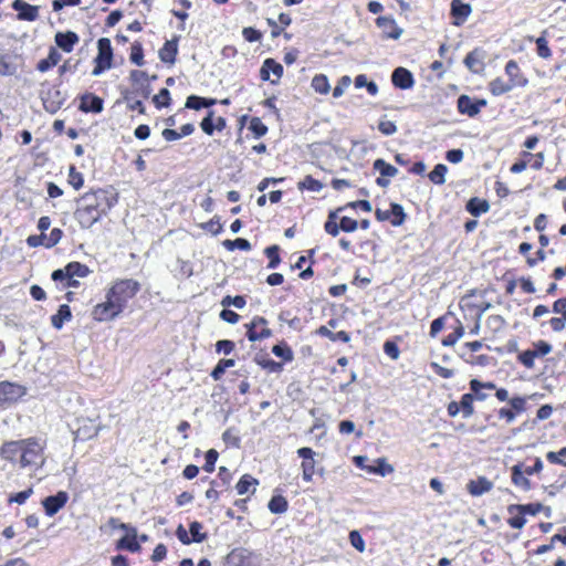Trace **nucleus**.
<instances>
[{"label":"nucleus","mask_w":566,"mask_h":566,"mask_svg":"<svg viewBox=\"0 0 566 566\" xmlns=\"http://www.w3.org/2000/svg\"><path fill=\"white\" fill-rule=\"evenodd\" d=\"M142 290V284L135 279H116L106 289L105 301L93 306V321L111 322L117 318Z\"/></svg>","instance_id":"1"},{"label":"nucleus","mask_w":566,"mask_h":566,"mask_svg":"<svg viewBox=\"0 0 566 566\" xmlns=\"http://www.w3.org/2000/svg\"><path fill=\"white\" fill-rule=\"evenodd\" d=\"M46 441L38 437L4 441L0 446V458L21 470L36 472L45 464Z\"/></svg>","instance_id":"2"},{"label":"nucleus","mask_w":566,"mask_h":566,"mask_svg":"<svg viewBox=\"0 0 566 566\" xmlns=\"http://www.w3.org/2000/svg\"><path fill=\"white\" fill-rule=\"evenodd\" d=\"M115 202L116 198L105 189L87 191L77 199L74 219L82 229H90L108 213Z\"/></svg>","instance_id":"3"},{"label":"nucleus","mask_w":566,"mask_h":566,"mask_svg":"<svg viewBox=\"0 0 566 566\" xmlns=\"http://www.w3.org/2000/svg\"><path fill=\"white\" fill-rule=\"evenodd\" d=\"M504 73L507 76V81L497 76L489 82L488 88L493 96H501L514 88H523L527 86L528 78L515 60H509L506 62Z\"/></svg>","instance_id":"4"},{"label":"nucleus","mask_w":566,"mask_h":566,"mask_svg":"<svg viewBox=\"0 0 566 566\" xmlns=\"http://www.w3.org/2000/svg\"><path fill=\"white\" fill-rule=\"evenodd\" d=\"M533 463L527 465L525 462L518 461L511 467V483L520 491L530 492L534 489V483L530 476H541L544 470V463L539 457L532 459Z\"/></svg>","instance_id":"5"},{"label":"nucleus","mask_w":566,"mask_h":566,"mask_svg":"<svg viewBox=\"0 0 566 566\" xmlns=\"http://www.w3.org/2000/svg\"><path fill=\"white\" fill-rule=\"evenodd\" d=\"M459 307L465 319L481 321L483 313L490 307V303L476 291H470L459 301Z\"/></svg>","instance_id":"6"},{"label":"nucleus","mask_w":566,"mask_h":566,"mask_svg":"<svg viewBox=\"0 0 566 566\" xmlns=\"http://www.w3.org/2000/svg\"><path fill=\"white\" fill-rule=\"evenodd\" d=\"M345 210V207H338L334 210H329L327 219L324 223V230L331 237H337L340 231L354 232L358 228V221L350 217L339 218V213Z\"/></svg>","instance_id":"7"},{"label":"nucleus","mask_w":566,"mask_h":566,"mask_svg":"<svg viewBox=\"0 0 566 566\" xmlns=\"http://www.w3.org/2000/svg\"><path fill=\"white\" fill-rule=\"evenodd\" d=\"M543 510V504L539 502L527 504H510L507 512L510 517L507 524L515 530H521L526 524V515H537Z\"/></svg>","instance_id":"8"},{"label":"nucleus","mask_w":566,"mask_h":566,"mask_svg":"<svg viewBox=\"0 0 566 566\" xmlns=\"http://www.w3.org/2000/svg\"><path fill=\"white\" fill-rule=\"evenodd\" d=\"M552 349L553 347L548 342L539 339L532 343V348L520 352L516 359L526 369H533L535 367V359L544 358Z\"/></svg>","instance_id":"9"},{"label":"nucleus","mask_w":566,"mask_h":566,"mask_svg":"<svg viewBox=\"0 0 566 566\" xmlns=\"http://www.w3.org/2000/svg\"><path fill=\"white\" fill-rule=\"evenodd\" d=\"M97 55L94 59L92 75L97 76L109 70L113 65V48L108 38H101L97 41Z\"/></svg>","instance_id":"10"},{"label":"nucleus","mask_w":566,"mask_h":566,"mask_svg":"<svg viewBox=\"0 0 566 566\" xmlns=\"http://www.w3.org/2000/svg\"><path fill=\"white\" fill-rule=\"evenodd\" d=\"M99 417L95 418L90 417H78L76 418L75 424L76 428L74 430V440L75 441H88L99 433L102 430V424L98 421Z\"/></svg>","instance_id":"11"},{"label":"nucleus","mask_w":566,"mask_h":566,"mask_svg":"<svg viewBox=\"0 0 566 566\" xmlns=\"http://www.w3.org/2000/svg\"><path fill=\"white\" fill-rule=\"evenodd\" d=\"M27 392V387L21 384L9 380L0 381V408L18 402Z\"/></svg>","instance_id":"12"},{"label":"nucleus","mask_w":566,"mask_h":566,"mask_svg":"<svg viewBox=\"0 0 566 566\" xmlns=\"http://www.w3.org/2000/svg\"><path fill=\"white\" fill-rule=\"evenodd\" d=\"M247 333L245 336L250 342H258L270 338L272 329L269 327V322L263 316H254L250 323L244 325Z\"/></svg>","instance_id":"13"},{"label":"nucleus","mask_w":566,"mask_h":566,"mask_svg":"<svg viewBox=\"0 0 566 566\" xmlns=\"http://www.w3.org/2000/svg\"><path fill=\"white\" fill-rule=\"evenodd\" d=\"M474 412V399L470 392L463 394L460 401L452 400L447 405V413L450 418H454L461 413L464 419H468L471 418Z\"/></svg>","instance_id":"14"},{"label":"nucleus","mask_w":566,"mask_h":566,"mask_svg":"<svg viewBox=\"0 0 566 566\" xmlns=\"http://www.w3.org/2000/svg\"><path fill=\"white\" fill-rule=\"evenodd\" d=\"M230 566H260L259 556L244 547L233 548L227 556Z\"/></svg>","instance_id":"15"},{"label":"nucleus","mask_w":566,"mask_h":566,"mask_svg":"<svg viewBox=\"0 0 566 566\" xmlns=\"http://www.w3.org/2000/svg\"><path fill=\"white\" fill-rule=\"evenodd\" d=\"M488 101L484 98H472L467 94H462L457 99V109L461 115L475 117L481 109L486 107Z\"/></svg>","instance_id":"16"},{"label":"nucleus","mask_w":566,"mask_h":566,"mask_svg":"<svg viewBox=\"0 0 566 566\" xmlns=\"http://www.w3.org/2000/svg\"><path fill=\"white\" fill-rule=\"evenodd\" d=\"M510 407H502L497 410V418L506 423H512L518 415L526 410V398L522 396H513L509 400Z\"/></svg>","instance_id":"17"},{"label":"nucleus","mask_w":566,"mask_h":566,"mask_svg":"<svg viewBox=\"0 0 566 566\" xmlns=\"http://www.w3.org/2000/svg\"><path fill=\"white\" fill-rule=\"evenodd\" d=\"M298 458L302 459L301 470L304 482H312L316 472V452L310 447H302L296 451Z\"/></svg>","instance_id":"18"},{"label":"nucleus","mask_w":566,"mask_h":566,"mask_svg":"<svg viewBox=\"0 0 566 566\" xmlns=\"http://www.w3.org/2000/svg\"><path fill=\"white\" fill-rule=\"evenodd\" d=\"M375 217L378 221H389L394 227L401 226L406 220V213L401 205L391 202L389 210H381L379 208L375 211Z\"/></svg>","instance_id":"19"},{"label":"nucleus","mask_w":566,"mask_h":566,"mask_svg":"<svg viewBox=\"0 0 566 566\" xmlns=\"http://www.w3.org/2000/svg\"><path fill=\"white\" fill-rule=\"evenodd\" d=\"M125 535L120 537L115 543V548L117 551H128L130 553H139L142 551V545L138 541L137 528L129 524L128 528L125 531Z\"/></svg>","instance_id":"20"},{"label":"nucleus","mask_w":566,"mask_h":566,"mask_svg":"<svg viewBox=\"0 0 566 566\" xmlns=\"http://www.w3.org/2000/svg\"><path fill=\"white\" fill-rule=\"evenodd\" d=\"M69 501V493L66 491H59L54 495H49L42 500L44 513L48 516H54L62 510Z\"/></svg>","instance_id":"21"},{"label":"nucleus","mask_w":566,"mask_h":566,"mask_svg":"<svg viewBox=\"0 0 566 566\" xmlns=\"http://www.w3.org/2000/svg\"><path fill=\"white\" fill-rule=\"evenodd\" d=\"M376 25L381 29L384 39L397 40L402 34V29L392 17L381 15L375 20Z\"/></svg>","instance_id":"22"},{"label":"nucleus","mask_w":566,"mask_h":566,"mask_svg":"<svg viewBox=\"0 0 566 566\" xmlns=\"http://www.w3.org/2000/svg\"><path fill=\"white\" fill-rule=\"evenodd\" d=\"M552 311L556 314H559L560 316L552 317L548 321V324L553 332H562L566 326V296L557 298L553 303Z\"/></svg>","instance_id":"23"},{"label":"nucleus","mask_w":566,"mask_h":566,"mask_svg":"<svg viewBox=\"0 0 566 566\" xmlns=\"http://www.w3.org/2000/svg\"><path fill=\"white\" fill-rule=\"evenodd\" d=\"M373 168L380 174V177L376 179V184L382 188L389 185V178H392L398 174V169L395 166L388 164L381 158L374 161Z\"/></svg>","instance_id":"24"},{"label":"nucleus","mask_w":566,"mask_h":566,"mask_svg":"<svg viewBox=\"0 0 566 566\" xmlns=\"http://www.w3.org/2000/svg\"><path fill=\"white\" fill-rule=\"evenodd\" d=\"M472 12V8L469 3L462 0H452L450 3V14L452 23L457 27L462 25Z\"/></svg>","instance_id":"25"},{"label":"nucleus","mask_w":566,"mask_h":566,"mask_svg":"<svg viewBox=\"0 0 566 566\" xmlns=\"http://www.w3.org/2000/svg\"><path fill=\"white\" fill-rule=\"evenodd\" d=\"M12 9L18 12L17 19L20 21L33 22L39 18V7L32 6L24 0H14Z\"/></svg>","instance_id":"26"},{"label":"nucleus","mask_w":566,"mask_h":566,"mask_svg":"<svg viewBox=\"0 0 566 566\" xmlns=\"http://www.w3.org/2000/svg\"><path fill=\"white\" fill-rule=\"evenodd\" d=\"M103 99L93 93H84L80 96L78 109L83 113L98 114L103 111Z\"/></svg>","instance_id":"27"},{"label":"nucleus","mask_w":566,"mask_h":566,"mask_svg":"<svg viewBox=\"0 0 566 566\" xmlns=\"http://www.w3.org/2000/svg\"><path fill=\"white\" fill-rule=\"evenodd\" d=\"M178 36L167 40L158 51L159 60L168 65H174L178 55Z\"/></svg>","instance_id":"28"},{"label":"nucleus","mask_w":566,"mask_h":566,"mask_svg":"<svg viewBox=\"0 0 566 566\" xmlns=\"http://www.w3.org/2000/svg\"><path fill=\"white\" fill-rule=\"evenodd\" d=\"M392 85L400 90H409L413 86L415 80L412 73L405 67H397L391 74Z\"/></svg>","instance_id":"29"},{"label":"nucleus","mask_w":566,"mask_h":566,"mask_svg":"<svg viewBox=\"0 0 566 566\" xmlns=\"http://www.w3.org/2000/svg\"><path fill=\"white\" fill-rule=\"evenodd\" d=\"M54 41L56 46L63 52L71 53L80 42V38L74 31L57 32L54 36Z\"/></svg>","instance_id":"30"},{"label":"nucleus","mask_w":566,"mask_h":566,"mask_svg":"<svg viewBox=\"0 0 566 566\" xmlns=\"http://www.w3.org/2000/svg\"><path fill=\"white\" fill-rule=\"evenodd\" d=\"M283 66L281 63L276 62L274 59L268 57L264 60L261 70L260 77L262 81H269L270 74L275 75V80L272 83H276L283 75Z\"/></svg>","instance_id":"31"},{"label":"nucleus","mask_w":566,"mask_h":566,"mask_svg":"<svg viewBox=\"0 0 566 566\" xmlns=\"http://www.w3.org/2000/svg\"><path fill=\"white\" fill-rule=\"evenodd\" d=\"M493 489V482L485 476H479L475 480H470L467 484V490L472 496H481Z\"/></svg>","instance_id":"32"},{"label":"nucleus","mask_w":566,"mask_h":566,"mask_svg":"<svg viewBox=\"0 0 566 566\" xmlns=\"http://www.w3.org/2000/svg\"><path fill=\"white\" fill-rule=\"evenodd\" d=\"M469 387L474 401H484L488 398V395L482 391L483 389H496V385L493 381H481L475 378L470 380Z\"/></svg>","instance_id":"33"},{"label":"nucleus","mask_w":566,"mask_h":566,"mask_svg":"<svg viewBox=\"0 0 566 566\" xmlns=\"http://www.w3.org/2000/svg\"><path fill=\"white\" fill-rule=\"evenodd\" d=\"M62 60L61 53L57 51L55 46H50L48 56L45 59L40 60L36 63L35 69L41 72L45 73L56 66Z\"/></svg>","instance_id":"34"},{"label":"nucleus","mask_w":566,"mask_h":566,"mask_svg":"<svg viewBox=\"0 0 566 566\" xmlns=\"http://www.w3.org/2000/svg\"><path fill=\"white\" fill-rule=\"evenodd\" d=\"M17 70L15 56L0 49V75L12 76L17 73Z\"/></svg>","instance_id":"35"},{"label":"nucleus","mask_w":566,"mask_h":566,"mask_svg":"<svg viewBox=\"0 0 566 566\" xmlns=\"http://www.w3.org/2000/svg\"><path fill=\"white\" fill-rule=\"evenodd\" d=\"M259 484V480L253 478L251 474H243L235 485V490L239 495L247 493L254 494L255 486Z\"/></svg>","instance_id":"36"},{"label":"nucleus","mask_w":566,"mask_h":566,"mask_svg":"<svg viewBox=\"0 0 566 566\" xmlns=\"http://www.w3.org/2000/svg\"><path fill=\"white\" fill-rule=\"evenodd\" d=\"M464 332L465 329L462 322L459 318H455V326L453 327V331L442 338L441 345L444 347H453L459 339L463 337Z\"/></svg>","instance_id":"37"},{"label":"nucleus","mask_w":566,"mask_h":566,"mask_svg":"<svg viewBox=\"0 0 566 566\" xmlns=\"http://www.w3.org/2000/svg\"><path fill=\"white\" fill-rule=\"evenodd\" d=\"M72 318V312L67 304L60 305L57 312L51 316V324L54 328L61 329L63 324Z\"/></svg>","instance_id":"38"},{"label":"nucleus","mask_w":566,"mask_h":566,"mask_svg":"<svg viewBox=\"0 0 566 566\" xmlns=\"http://www.w3.org/2000/svg\"><path fill=\"white\" fill-rule=\"evenodd\" d=\"M490 210V205L485 199L478 197L471 198L467 203V211L474 217L486 213Z\"/></svg>","instance_id":"39"},{"label":"nucleus","mask_w":566,"mask_h":566,"mask_svg":"<svg viewBox=\"0 0 566 566\" xmlns=\"http://www.w3.org/2000/svg\"><path fill=\"white\" fill-rule=\"evenodd\" d=\"M66 275H69V280L73 277H86L91 270L86 264H83L77 261L70 262L65 265Z\"/></svg>","instance_id":"40"},{"label":"nucleus","mask_w":566,"mask_h":566,"mask_svg":"<svg viewBox=\"0 0 566 566\" xmlns=\"http://www.w3.org/2000/svg\"><path fill=\"white\" fill-rule=\"evenodd\" d=\"M129 61L136 66H144L146 63L143 43L139 40L134 41L130 45Z\"/></svg>","instance_id":"41"},{"label":"nucleus","mask_w":566,"mask_h":566,"mask_svg":"<svg viewBox=\"0 0 566 566\" xmlns=\"http://www.w3.org/2000/svg\"><path fill=\"white\" fill-rule=\"evenodd\" d=\"M272 353L283 359L284 363H291L294 359V353L291 346L282 340L272 347Z\"/></svg>","instance_id":"42"},{"label":"nucleus","mask_w":566,"mask_h":566,"mask_svg":"<svg viewBox=\"0 0 566 566\" xmlns=\"http://www.w3.org/2000/svg\"><path fill=\"white\" fill-rule=\"evenodd\" d=\"M323 187L324 185L311 175H306L303 180L297 182V189L300 191L308 190L318 192L323 189Z\"/></svg>","instance_id":"43"},{"label":"nucleus","mask_w":566,"mask_h":566,"mask_svg":"<svg viewBox=\"0 0 566 566\" xmlns=\"http://www.w3.org/2000/svg\"><path fill=\"white\" fill-rule=\"evenodd\" d=\"M268 507L273 514H282L287 511L289 502L283 495H273L268 504Z\"/></svg>","instance_id":"44"},{"label":"nucleus","mask_w":566,"mask_h":566,"mask_svg":"<svg viewBox=\"0 0 566 566\" xmlns=\"http://www.w3.org/2000/svg\"><path fill=\"white\" fill-rule=\"evenodd\" d=\"M248 129L253 134V137L259 139L265 136L269 132L268 126L262 122L260 117L253 116L250 119Z\"/></svg>","instance_id":"45"},{"label":"nucleus","mask_w":566,"mask_h":566,"mask_svg":"<svg viewBox=\"0 0 566 566\" xmlns=\"http://www.w3.org/2000/svg\"><path fill=\"white\" fill-rule=\"evenodd\" d=\"M546 31L543 32V34L538 38H536L535 44H536V53L539 57L544 60H548L552 57V50L548 45V41L546 39Z\"/></svg>","instance_id":"46"},{"label":"nucleus","mask_w":566,"mask_h":566,"mask_svg":"<svg viewBox=\"0 0 566 566\" xmlns=\"http://www.w3.org/2000/svg\"><path fill=\"white\" fill-rule=\"evenodd\" d=\"M311 86L318 94H327L331 90L328 78L325 74H316L311 82Z\"/></svg>","instance_id":"47"},{"label":"nucleus","mask_w":566,"mask_h":566,"mask_svg":"<svg viewBox=\"0 0 566 566\" xmlns=\"http://www.w3.org/2000/svg\"><path fill=\"white\" fill-rule=\"evenodd\" d=\"M264 254L269 260L268 269H276L281 263L280 247L276 244L264 249Z\"/></svg>","instance_id":"48"},{"label":"nucleus","mask_w":566,"mask_h":566,"mask_svg":"<svg viewBox=\"0 0 566 566\" xmlns=\"http://www.w3.org/2000/svg\"><path fill=\"white\" fill-rule=\"evenodd\" d=\"M447 172H448V167L444 164H438L429 172L428 177L432 184L443 185L446 182V174Z\"/></svg>","instance_id":"49"},{"label":"nucleus","mask_w":566,"mask_h":566,"mask_svg":"<svg viewBox=\"0 0 566 566\" xmlns=\"http://www.w3.org/2000/svg\"><path fill=\"white\" fill-rule=\"evenodd\" d=\"M371 469H367L368 473L378 474L381 476H386L394 472L392 465L388 464L385 458H378L376 460V465H370Z\"/></svg>","instance_id":"50"},{"label":"nucleus","mask_w":566,"mask_h":566,"mask_svg":"<svg viewBox=\"0 0 566 566\" xmlns=\"http://www.w3.org/2000/svg\"><path fill=\"white\" fill-rule=\"evenodd\" d=\"M464 65L472 72L478 73L483 64L476 50L469 52L463 61Z\"/></svg>","instance_id":"51"},{"label":"nucleus","mask_w":566,"mask_h":566,"mask_svg":"<svg viewBox=\"0 0 566 566\" xmlns=\"http://www.w3.org/2000/svg\"><path fill=\"white\" fill-rule=\"evenodd\" d=\"M222 244L228 251H233L235 249L242 251L251 250V243L249 242V240L243 238H237L234 240L227 239L222 242Z\"/></svg>","instance_id":"52"},{"label":"nucleus","mask_w":566,"mask_h":566,"mask_svg":"<svg viewBox=\"0 0 566 566\" xmlns=\"http://www.w3.org/2000/svg\"><path fill=\"white\" fill-rule=\"evenodd\" d=\"M548 463L563 465L566 468V447L560 448L558 451H548L545 454Z\"/></svg>","instance_id":"53"},{"label":"nucleus","mask_w":566,"mask_h":566,"mask_svg":"<svg viewBox=\"0 0 566 566\" xmlns=\"http://www.w3.org/2000/svg\"><path fill=\"white\" fill-rule=\"evenodd\" d=\"M452 315L453 314L451 312H447L446 314L433 319L430 324V337L434 338L444 328L448 317Z\"/></svg>","instance_id":"54"},{"label":"nucleus","mask_w":566,"mask_h":566,"mask_svg":"<svg viewBox=\"0 0 566 566\" xmlns=\"http://www.w3.org/2000/svg\"><path fill=\"white\" fill-rule=\"evenodd\" d=\"M521 156H522V159L515 161L510 167V171L512 174H521L522 171H524L527 168L530 160L533 159L532 157L534 156V154H532L530 151H522Z\"/></svg>","instance_id":"55"},{"label":"nucleus","mask_w":566,"mask_h":566,"mask_svg":"<svg viewBox=\"0 0 566 566\" xmlns=\"http://www.w3.org/2000/svg\"><path fill=\"white\" fill-rule=\"evenodd\" d=\"M67 182L75 189L80 190L84 186L83 174L77 171L75 166H71L67 175Z\"/></svg>","instance_id":"56"},{"label":"nucleus","mask_w":566,"mask_h":566,"mask_svg":"<svg viewBox=\"0 0 566 566\" xmlns=\"http://www.w3.org/2000/svg\"><path fill=\"white\" fill-rule=\"evenodd\" d=\"M153 103L158 109L168 107L171 103L170 92L167 88H161L158 94L153 97Z\"/></svg>","instance_id":"57"},{"label":"nucleus","mask_w":566,"mask_h":566,"mask_svg":"<svg viewBox=\"0 0 566 566\" xmlns=\"http://www.w3.org/2000/svg\"><path fill=\"white\" fill-rule=\"evenodd\" d=\"M255 361L261 368L270 373H281L283 370V363L275 361L271 358H260L255 359Z\"/></svg>","instance_id":"58"},{"label":"nucleus","mask_w":566,"mask_h":566,"mask_svg":"<svg viewBox=\"0 0 566 566\" xmlns=\"http://www.w3.org/2000/svg\"><path fill=\"white\" fill-rule=\"evenodd\" d=\"M213 117H214V112L209 111L207 113V115L202 118V120L200 122V128L208 136H212L216 132Z\"/></svg>","instance_id":"59"},{"label":"nucleus","mask_w":566,"mask_h":566,"mask_svg":"<svg viewBox=\"0 0 566 566\" xmlns=\"http://www.w3.org/2000/svg\"><path fill=\"white\" fill-rule=\"evenodd\" d=\"M202 524L198 521H193L189 525V532L191 534V541L195 543H201L207 538L206 533H201Z\"/></svg>","instance_id":"60"},{"label":"nucleus","mask_w":566,"mask_h":566,"mask_svg":"<svg viewBox=\"0 0 566 566\" xmlns=\"http://www.w3.org/2000/svg\"><path fill=\"white\" fill-rule=\"evenodd\" d=\"M200 228L205 231L211 232L212 234H219L223 230L220 218L218 216H214L209 221L201 223Z\"/></svg>","instance_id":"61"},{"label":"nucleus","mask_w":566,"mask_h":566,"mask_svg":"<svg viewBox=\"0 0 566 566\" xmlns=\"http://www.w3.org/2000/svg\"><path fill=\"white\" fill-rule=\"evenodd\" d=\"M384 353L389 357L391 358L392 360H397L400 356V349L397 345V342L396 340H392V339H387L385 343H384Z\"/></svg>","instance_id":"62"},{"label":"nucleus","mask_w":566,"mask_h":566,"mask_svg":"<svg viewBox=\"0 0 566 566\" xmlns=\"http://www.w3.org/2000/svg\"><path fill=\"white\" fill-rule=\"evenodd\" d=\"M218 457H219V453L214 449H210L206 452V455H205L206 462L203 464V470L206 472L211 473L214 471Z\"/></svg>","instance_id":"63"},{"label":"nucleus","mask_w":566,"mask_h":566,"mask_svg":"<svg viewBox=\"0 0 566 566\" xmlns=\"http://www.w3.org/2000/svg\"><path fill=\"white\" fill-rule=\"evenodd\" d=\"M247 304L245 297L242 295L231 296L227 295L222 298L221 305L224 307L233 305L237 308H243Z\"/></svg>","instance_id":"64"}]
</instances>
